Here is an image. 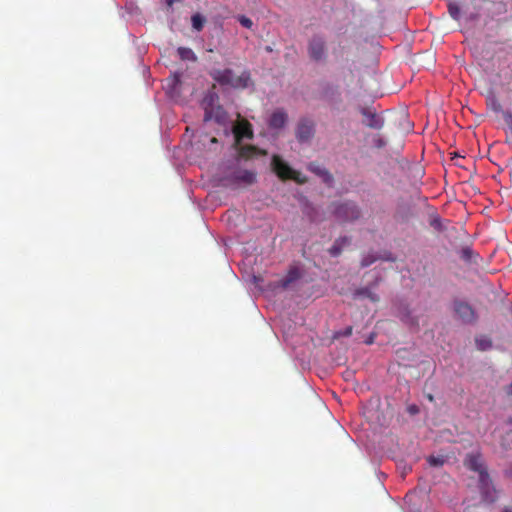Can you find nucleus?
I'll list each match as a JSON object with an SVG mask.
<instances>
[{
  "mask_svg": "<svg viewBox=\"0 0 512 512\" xmlns=\"http://www.w3.org/2000/svg\"><path fill=\"white\" fill-rule=\"evenodd\" d=\"M218 102L219 95L216 92V85L213 84L211 89L206 92L201 102V106L204 110L203 123H208L213 120L218 125L228 124V112Z\"/></svg>",
  "mask_w": 512,
  "mask_h": 512,
  "instance_id": "obj_1",
  "label": "nucleus"
},
{
  "mask_svg": "<svg viewBox=\"0 0 512 512\" xmlns=\"http://www.w3.org/2000/svg\"><path fill=\"white\" fill-rule=\"evenodd\" d=\"M465 465L472 471L479 474V488L482 499L486 503H492L496 500V491L492 486L491 479L486 471L483 459L479 454H469L465 460Z\"/></svg>",
  "mask_w": 512,
  "mask_h": 512,
  "instance_id": "obj_2",
  "label": "nucleus"
},
{
  "mask_svg": "<svg viewBox=\"0 0 512 512\" xmlns=\"http://www.w3.org/2000/svg\"><path fill=\"white\" fill-rule=\"evenodd\" d=\"M239 120L233 122L228 115V124L220 125L223 128V134L226 137L233 136L236 143H240L243 139L253 138V128L250 122L242 118L238 114Z\"/></svg>",
  "mask_w": 512,
  "mask_h": 512,
  "instance_id": "obj_3",
  "label": "nucleus"
},
{
  "mask_svg": "<svg viewBox=\"0 0 512 512\" xmlns=\"http://www.w3.org/2000/svg\"><path fill=\"white\" fill-rule=\"evenodd\" d=\"M228 169L229 173L218 179L225 187L251 185L256 181V173L254 171L241 169L237 166H231Z\"/></svg>",
  "mask_w": 512,
  "mask_h": 512,
  "instance_id": "obj_4",
  "label": "nucleus"
},
{
  "mask_svg": "<svg viewBox=\"0 0 512 512\" xmlns=\"http://www.w3.org/2000/svg\"><path fill=\"white\" fill-rule=\"evenodd\" d=\"M307 54L311 62L325 64L328 58L327 41L322 34H313L307 43Z\"/></svg>",
  "mask_w": 512,
  "mask_h": 512,
  "instance_id": "obj_5",
  "label": "nucleus"
},
{
  "mask_svg": "<svg viewBox=\"0 0 512 512\" xmlns=\"http://www.w3.org/2000/svg\"><path fill=\"white\" fill-rule=\"evenodd\" d=\"M316 125L309 117H300L295 127V137L301 144H308L314 138Z\"/></svg>",
  "mask_w": 512,
  "mask_h": 512,
  "instance_id": "obj_6",
  "label": "nucleus"
},
{
  "mask_svg": "<svg viewBox=\"0 0 512 512\" xmlns=\"http://www.w3.org/2000/svg\"><path fill=\"white\" fill-rule=\"evenodd\" d=\"M331 207L333 208V214L341 222L353 221L358 219L360 216L359 209L351 202L339 204L333 203Z\"/></svg>",
  "mask_w": 512,
  "mask_h": 512,
  "instance_id": "obj_7",
  "label": "nucleus"
},
{
  "mask_svg": "<svg viewBox=\"0 0 512 512\" xmlns=\"http://www.w3.org/2000/svg\"><path fill=\"white\" fill-rule=\"evenodd\" d=\"M272 170L282 180H294L297 183L306 182V177L299 171L292 169L288 162H271Z\"/></svg>",
  "mask_w": 512,
  "mask_h": 512,
  "instance_id": "obj_8",
  "label": "nucleus"
},
{
  "mask_svg": "<svg viewBox=\"0 0 512 512\" xmlns=\"http://www.w3.org/2000/svg\"><path fill=\"white\" fill-rule=\"evenodd\" d=\"M319 98L335 104L341 100V92L338 85H335L329 81H321L318 85Z\"/></svg>",
  "mask_w": 512,
  "mask_h": 512,
  "instance_id": "obj_9",
  "label": "nucleus"
},
{
  "mask_svg": "<svg viewBox=\"0 0 512 512\" xmlns=\"http://www.w3.org/2000/svg\"><path fill=\"white\" fill-rule=\"evenodd\" d=\"M454 312L464 323H474L477 320V314L473 307L465 301H454Z\"/></svg>",
  "mask_w": 512,
  "mask_h": 512,
  "instance_id": "obj_10",
  "label": "nucleus"
},
{
  "mask_svg": "<svg viewBox=\"0 0 512 512\" xmlns=\"http://www.w3.org/2000/svg\"><path fill=\"white\" fill-rule=\"evenodd\" d=\"M359 112L364 117L362 123L372 129H381L384 125V118L369 107L359 106Z\"/></svg>",
  "mask_w": 512,
  "mask_h": 512,
  "instance_id": "obj_11",
  "label": "nucleus"
},
{
  "mask_svg": "<svg viewBox=\"0 0 512 512\" xmlns=\"http://www.w3.org/2000/svg\"><path fill=\"white\" fill-rule=\"evenodd\" d=\"M288 114L283 108L275 109L270 115L267 124L271 130H281L288 123Z\"/></svg>",
  "mask_w": 512,
  "mask_h": 512,
  "instance_id": "obj_12",
  "label": "nucleus"
},
{
  "mask_svg": "<svg viewBox=\"0 0 512 512\" xmlns=\"http://www.w3.org/2000/svg\"><path fill=\"white\" fill-rule=\"evenodd\" d=\"M209 76L221 86L231 87L234 79V71L230 68L224 70L212 69L209 71Z\"/></svg>",
  "mask_w": 512,
  "mask_h": 512,
  "instance_id": "obj_13",
  "label": "nucleus"
},
{
  "mask_svg": "<svg viewBox=\"0 0 512 512\" xmlns=\"http://www.w3.org/2000/svg\"><path fill=\"white\" fill-rule=\"evenodd\" d=\"M250 85H253L251 74L249 71L245 70L241 73L240 76L234 77L231 88L233 89H245Z\"/></svg>",
  "mask_w": 512,
  "mask_h": 512,
  "instance_id": "obj_14",
  "label": "nucleus"
},
{
  "mask_svg": "<svg viewBox=\"0 0 512 512\" xmlns=\"http://www.w3.org/2000/svg\"><path fill=\"white\" fill-rule=\"evenodd\" d=\"M349 244H350V239L348 237L338 238L329 249L330 255L333 257L339 256L343 250V247H345Z\"/></svg>",
  "mask_w": 512,
  "mask_h": 512,
  "instance_id": "obj_15",
  "label": "nucleus"
},
{
  "mask_svg": "<svg viewBox=\"0 0 512 512\" xmlns=\"http://www.w3.org/2000/svg\"><path fill=\"white\" fill-rule=\"evenodd\" d=\"M353 297L355 299H358V298H368L372 302H378L379 301V296L377 294H375L374 292H372L371 289L368 288V287L359 288V289L355 290V292L353 294Z\"/></svg>",
  "mask_w": 512,
  "mask_h": 512,
  "instance_id": "obj_16",
  "label": "nucleus"
},
{
  "mask_svg": "<svg viewBox=\"0 0 512 512\" xmlns=\"http://www.w3.org/2000/svg\"><path fill=\"white\" fill-rule=\"evenodd\" d=\"M487 106L490 107L494 112L500 113L504 112L502 109V105L499 103L495 93L490 91L486 98Z\"/></svg>",
  "mask_w": 512,
  "mask_h": 512,
  "instance_id": "obj_17",
  "label": "nucleus"
},
{
  "mask_svg": "<svg viewBox=\"0 0 512 512\" xmlns=\"http://www.w3.org/2000/svg\"><path fill=\"white\" fill-rule=\"evenodd\" d=\"M177 53L179 55V58L181 60H183V61H191V62H196L197 61L196 54L190 48L179 47L177 49Z\"/></svg>",
  "mask_w": 512,
  "mask_h": 512,
  "instance_id": "obj_18",
  "label": "nucleus"
},
{
  "mask_svg": "<svg viewBox=\"0 0 512 512\" xmlns=\"http://www.w3.org/2000/svg\"><path fill=\"white\" fill-rule=\"evenodd\" d=\"M205 22L206 18L200 13H195L191 17L192 28L197 32L203 30Z\"/></svg>",
  "mask_w": 512,
  "mask_h": 512,
  "instance_id": "obj_19",
  "label": "nucleus"
},
{
  "mask_svg": "<svg viewBox=\"0 0 512 512\" xmlns=\"http://www.w3.org/2000/svg\"><path fill=\"white\" fill-rule=\"evenodd\" d=\"M447 8H448V12H449L450 16L454 20H459L460 19V17H461V8H460V6L456 2L450 1L448 3V5H447Z\"/></svg>",
  "mask_w": 512,
  "mask_h": 512,
  "instance_id": "obj_20",
  "label": "nucleus"
},
{
  "mask_svg": "<svg viewBox=\"0 0 512 512\" xmlns=\"http://www.w3.org/2000/svg\"><path fill=\"white\" fill-rule=\"evenodd\" d=\"M475 342L477 348L482 351L488 350L492 347V341L486 336L476 338Z\"/></svg>",
  "mask_w": 512,
  "mask_h": 512,
  "instance_id": "obj_21",
  "label": "nucleus"
},
{
  "mask_svg": "<svg viewBox=\"0 0 512 512\" xmlns=\"http://www.w3.org/2000/svg\"><path fill=\"white\" fill-rule=\"evenodd\" d=\"M300 274L297 268H291L286 276V278L282 281L283 287H287L290 283L297 280Z\"/></svg>",
  "mask_w": 512,
  "mask_h": 512,
  "instance_id": "obj_22",
  "label": "nucleus"
},
{
  "mask_svg": "<svg viewBox=\"0 0 512 512\" xmlns=\"http://www.w3.org/2000/svg\"><path fill=\"white\" fill-rule=\"evenodd\" d=\"M182 72H175L171 83L169 84V93H175L178 87L181 85Z\"/></svg>",
  "mask_w": 512,
  "mask_h": 512,
  "instance_id": "obj_23",
  "label": "nucleus"
},
{
  "mask_svg": "<svg viewBox=\"0 0 512 512\" xmlns=\"http://www.w3.org/2000/svg\"><path fill=\"white\" fill-rule=\"evenodd\" d=\"M237 21L245 28L251 29L253 27V21L245 15H237Z\"/></svg>",
  "mask_w": 512,
  "mask_h": 512,
  "instance_id": "obj_24",
  "label": "nucleus"
},
{
  "mask_svg": "<svg viewBox=\"0 0 512 512\" xmlns=\"http://www.w3.org/2000/svg\"><path fill=\"white\" fill-rule=\"evenodd\" d=\"M427 461L428 463L431 465V466H434V467H438V466H442L443 463H444V459L441 458V457H435V456H429L427 458Z\"/></svg>",
  "mask_w": 512,
  "mask_h": 512,
  "instance_id": "obj_25",
  "label": "nucleus"
},
{
  "mask_svg": "<svg viewBox=\"0 0 512 512\" xmlns=\"http://www.w3.org/2000/svg\"><path fill=\"white\" fill-rule=\"evenodd\" d=\"M376 260H377L376 256L371 255V254L366 255L365 257H363V259L361 261V266L362 267H368L371 264H373Z\"/></svg>",
  "mask_w": 512,
  "mask_h": 512,
  "instance_id": "obj_26",
  "label": "nucleus"
},
{
  "mask_svg": "<svg viewBox=\"0 0 512 512\" xmlns=\"http://www.w3.org/2000/svg\"><path fill=\"white\" fill-rule=\"evenodd\" d=\"M474 253L469 247H465L461 250V258L465 261H471Z\"/></svg>",
  "mask_w": 512,
  "mask_h": 512,
  "instance_id": "obj_27",
  "label": "nucleus"
},
{
  "mask_svg": "<svg viewBox=\"0 0 512 512\" xmlns=\"http://www.w3.org/2000/svg\"><path fill=\"white\" fill-rule=\"evenodd\" d=\"M373 145L376 148H383L386 145V140L381 135H376L373 139Z\"/></svg>",
  "mask_w": 512,
  "mask_h": 512,
  "instance_id": "obj_28",
  "label": "nucleus"
},
{
  "mask_svg": "<svg viewBox=\"0 0 512 512\" xmlns=\"http://www.w3.org/2000/svg\"><path fill=\"white\" fill-rule=\"evenodd\" d=\"M504 121L507 124L510 132L512 133V113L511 111H505L503 112Z\"/></svg>",
  "mask_w": 512,
  "mask_h": 512,
  "instance_id": "obj_29",
  "label": "nucleus"
},
{
  "mask_svg": "<svg viewBox=\"0 0 512 512\" xmlns=\"http://www.w3.org/2000/svg\"><path fill=\"white\" fill-rule=\"evenodd\" d=\"M319 173L321 174V176L323 178V181L325 183H327L328 185H330L331 182H332V176L328 172H326V171L319 170Z\"/></svg>",
  "mask_w": 512,
  "mask_h": 512,
  "instance_id": "obj_30",
  "label": "nucleus"
},
{
  "mask_svg": "<svg viewBox=\"0 0 512 512\" xmlns=\"http://www.w3.org/2000/svg\"><path fill=\"white\" fill-rule=\"evenodd\" d=\"M479 18H480V14H479V13H477V12H472V13H470V14L466 17V20H467L468 22H476V21H478V20H479Z\"/></svg>",
  "mask_w": 512,
  "mask_h": 512,
  "instance_id": "obj_31",
  "label": "nucleus"
},
{
  "mask_svg": "<svg viewBox=\"0 0 512 512\" xmlns=\"http://www.w3.org/2000/svg\"><path fill=\"white\" fill-rule=\"evenodd\" d=\"M352 334V327H347L345 332H344V335L345 336H350Z\"/></svg>",
  "mask_w": 512,
  "mask_h": 512,
  "instance_id": "obj_32",
  "label": "nucleus"
},
{
  "mask_svg": "<svg viewBox=\"0 0 512 512\" xmlns=\"http://www.w3.org/2000/svg\"><path fill=\"white\" fill-rule=\"evenodd\" d=\"M506 393L512 395V383L506 386Z\"/></svg>",
  "mask_w": 512,
  "mask_h": 512,
  "instance_id": "obj_33",
  "label": "nucleus"
},
{
  "mask_svg": "<svg viewBox=\"0 0 512 512\" xmlns=\"http://www.w3.org/2000/svg\"><path fill=\"white\" fill-rule=\"evenodd\" d=\"M450 155H452L450 160H454L456 157H461L457 152L450 153Z\"/></svg>",
  "mask_w": 512,
  "mask_h": 512,
  "instance_id": "obj_34",
  "label": "nucleus"
},
{
  "mask_svg": "<svg viewBox=\"0 0 512 512\" xmlns=\"http://www.w3.org/2000/svg\"><path fill=\"white\" fill-rule=\"evenodd\" d=\"M270 160L276 161V160H283V159L278 155H273Z\"/></svg>",
  "mask_w": 512,
  "mask_h": 512,
  "instance_id": "obj_35",
  "label": "nucleus"
},
{
  "mask_svg": "<svg viewBox=\"0 0 512 512\" xmlns=\"http://www.w3.org/2000/svg\"><path fill=\"white\" fill-rule=\"evenodd\" d=\"M317 163H318V162H311V163H310V164H311V165H310V169H311V170H315V169H316V168H315V164H317Z\"/></svg>",
  "mask_w": 512,
  "mask_h": 512,
  "instance_id": "obj_36",
  "label": "nucleus"
},
{
  "mask_svg": "<svg viewBox=\"0 0 512 512\" xmlns=\"http://www.w3.org/2000/svg\"><path fill=\"white\" fill-rule=\"evenodd\" d=\"M399 156V151H395L393 155H391L392 158H397Z\"/></svg>",
  "mask_w": 512,
  "mask_h": 512,
  "instance_id": "obj_37",
  "label": "nucleus"
},
{
  "mask_svg": "<svg viewBox=\"0 0 512 512\" xmlns=\"http://www.w3.org/2000/svg\"><path fill=\"white\" fill-rule=\"evenodd\" d=\"M166 2L169 6H171L175 2V0H166Z\"/></svg>",
  "mask_w": 512,
  "mask_h": 512,
  "instance_id": "obj_38",
  "label": "nucleus"
},
{
  "mask_svg": "<svg viewBox=\"0 0 512 512\" xmlns=\"http://www.w3.org/2000/svg\"><path fill=\"white\" fill-rule=\"evenodd\" d=\"M265 50H266L267 52H272V48H271L270 46H266Z\"/></svg>",
  "mask_w": 512,
  "mask_h": 512,
  "instance_id": "obj_39",
  "label": "nucleus"
},
{
  "mask_svg": "<svg viewBox=\"0 0 512 512\" xmlns=\"http://www.w3.org/2000/svg\"><path fill=\"white\" fill-rule=\"evenodd\" d=\"M367 344H372L373 343V339L370 338L369 340L366 341Z\"/></svg>",
  "mask_w": 512,
  "mask_h": 512,
  "instance_id": "obj_40",
  "label": "nucleus"
},
{
  "mask_svg": "<svg viewBox=\"0 0 512 512\" xmlns=\"http://www.w3.org/2000/svg\"><path fill=\"white\" fill-rule=\"evenodd\" d=\"M211 142L216 143L217 139L215 137L211 138Z\"/></svg>",
  "mask_w": 512,
  "mask_h": 512,
  "instance_id": "obj_41",
  "label": "nucleus"
},
{
  "mask_svg": "<svg viewBox=\"0 0 512 512\" xmlns=\"http://www.w3.org/2000/svg\"><path fill=\"white\" fill-rule=\"evenodd\" d=\"M428 398H429L430 401H433V396L432 395H429Z\"/></svg>",
  "mask_w": 512,
  "mask_h": 512,
  "instance_id": "obj_42",
  "label": "nucleus"
},
{
  "mask_svg": "<svg viewBox=\"0 0 512 512\" xmlns=\"http://www.w3.org/2000/svg\"><path fill=\"white\" fill-rule=\"evenodd\" d=\"M503 512H512L510 509H505Z\"/></svg>",
  "mask_w": 512,
  "mask_h": 512,
  "instance_id": "obj_43",
  "label": "nucleus"
}]
</instances>
